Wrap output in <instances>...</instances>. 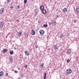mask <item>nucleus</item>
Segmentation results:
<instances>
[{
  "mask_svg": "<svg viewBox=\"0 0 79 79\" xmlns=\"http://www.w3.org/2000/svg\"><path fill=\"white\" fill-rule=\"evenodd\" d=\"M66 73V74L67 75H69V74H71V73H72V70L70 69H68L67 70Z\"/></svg>",
  "mask_w": 79,
  "mask_h": 79,
  "instance_id": "nucleus-1",
  "label": "nucleus"
},
{
  "mask_svg": "<svg viewBox=\"0 0 79 79\" xmlns=\"http://www.w3.org/2000/svg\"><path fill=\"white\" fill-rule=\"evenodd\" d=\"M5 12V9L3 7H2L0 10V15H3V13Z\"/></svg>",
  "mask_w": 79,
  "mask_h": 79,
  "instance_id": "nucleus-2",
  "label": "nucleus"
},
{
  "mask_svg": "<svg viewBox=\"0 0 79 79\" xmlns=\"http://www.w3.org/2000/svg\"><path fill=\"white\" fill-rule=\"evenodd\" d=\"M54 48L55 50H58L59 49V47L57 44H55L54 46Z\"/></svg>",
  "mask_w": 79,
  "mask_h": 79,
  "instance_id": "nucleus-3",
  "label": "nucleus"
},
{
  "mask_svg": "<svg viewBox=\"0 0 79 79\" xmlns=\"http://www.w3.org/2000/svg\"><path fill=\"white\" fill-rule=\"evenodd\" d=\"M4 24V22L2 21L0 22V28H2Z\"/></svg>",
  "mask_w": 79,
  "mask_h": 79,
  "instance_id": "nucleus-4",
  "label": "nucleus"
},
{
  "mask_svg": "<svg viewBox=\"0 0 79 79\" xmlns=\"http://www.w3.org/2000/svg\"><path fill=\"white\" fill-rule=\"evenodd\" d=\"M42 13H44V15H45L47 13V11L46 10L43 9L42 10Z\"/></svg>",
  "mask_w": 79,
  "mask_h": 79,
  "instance_id": "nucleus-5",
  "label": "nucleus"
},
{
  "mask_svg": "<svg viewBox=\"0 0 79 79\" xmlns=\"http://www.w3.org/2000/svg\"><path fill=\"white\" fill-rule=\"evenodd\" d=\"M40 34H44V31L43 30H41L40 31Z\"/></svg>",
  "mask_w": 79,
  "mask_h": 79,
  "instance_id": "nucleus-6",
  "label": "nucleus"
},
{
  "mask_svg": "<svg viewBox=\"0 0 79 79\" xmlns=\"http://www.w3.org/2000/svg\"><path fill=\"white\" fill-rule=\"evenodd\" d=\"M66 11H67V8H64L63 10V11L64 13H66Z\"/></svg>",
  "mask_w": 79,
  "mask_h": 79,
  "instance_id": "nucleus-7",
  "label": "nucleus"
},
{
  "mask_svg": "<svg viewBox=\"0 0 79 79\" xmlns=\"http://www.w3.org/2000/svg\"><path fill=\"white\" fill-rule=\"evenodd\" d=\"M35 31H34V30H32L31 31V34H32V35H35Z\"/></svg>",
  "mask_w": 79,
  "mask_h": 79,
  "instance_id": "nucleus-8",
  "label": "nucleus"
},
{
  "mask_svg": "<svg viewBox=\"0 0 79 79\" xmlns=\"http://www.w3.org/2000/svg\"><path fill=\"white\" fill-rule=\"evenodd\" d=\"M25 55H27V56H28V55H29V52H28L27 51H25Z\"/></svg>",
  "mask_w": 79,
  "mask_h": 79,
  "instance_id": "nucleus-9",
  "label": "nucleus"
},
{
  "mask_svg": "<svg viewBox=\"0 0 79 79\" xmlns=\"http://www.w3.org/2000/svg\"><path fill=\"white\" fill-rule=\"evenodd\" d=\"M21 34H22V33L21 31H19L17 33V35H18V36H20Z\"/></svg>",
  "mask_w": 79,
  "mask_h": 79,
  "instance_id": "nucleus-10",
  "label": "nucleus"
},
{
  "mask_svg": "<svg viewBox=\"0 0 79 79\" xmlns=\"http://www.w3.org/2000/svg\"><path fill=\"white\" fill-rule=\"evenodd\" d=\"M3 72L1 71L0 72V76H3Z\"/></svg>",
  "mask_w": 79,
  "mask_h": 79,
  "instance_id": "nucleus-11",
  "label": "nucleus"
},
{
  "mask_svg": "<svg viewBox=\"0 0 79 79\" xmlns=\"http://www.w3.org/2000/svg\"><path fill=\"white\" fill-rule=\"evenodd\" d=\"M9 60L11 63H12V62H13V58H12V57H10L9 58Z\"/></svg>",
  "mask_w": 79,
  "mask_h": 79,
  "instance_id": "nucleus-12",
  "label": "nucleus"
},
{
  "mask_svg": "<svg viewBox=\"0 0 79 79\" xmlns=\"http://www.w3.org/2000/svg\"><path fill=\"white\" fill-rule=\"evenodd\" d=\"M40 10H44V6H41L40 7Z\"/></svg>",
  "mask_w": 79,
  "mask_h": 79,
  "instance_id": "nucleus-13",
  "label": "nucleus"
},
{
  "mask_svg": "<svg viewBox=\"0 0 79 79\" xmlns=\"http://www.w3.org/2000/svg\"><path fill=\"white\" fill-rule=\"evenodd\" d=\"M7 52V49H5L3 50V53H5V52Z\"/></svg>",
  "mask_w": 79,
  "mask_h": 79,
  "instance_id": "nucleus-14",
  "label": "nucleus"
},
{
  "mask_svg": "<svg viewBox=\"0 0 79 79\" xmlns=\"http://www.w3.org/2000/svg\"><path fill=\"white\" fill-rule=\"evenodd\" d=\"M47 74L46 73H44V79H46V76Z\"/></svg>",
  "mask_w": 79,
  "mask_h": 79,
  "instance_id": "nucleus-15",
  "label": "nucleus"
},
{
  "mask_svg": "<svg viewBox=\"0 0 79 79\" xmlns=\"http://www.w3.org/2000/svg\"><path fill=\"white\" fill-rule=\"evenodd\" d=\"M76 10L77 11V13H79V8H76Z\"/></svg>",
  "mask_w": 79,
  "mask_h": 79,
  "instance_id": "nucleus-16",
  "label": "nucleus"
},
{
  "mask_svg": "<svg viewBox=\"0 0 79 79\" xmlns=\"http://www.w3.org/2000/svg\"><path fill=\"white\" fill-rule=\"evenodd\" d=\"M10 53L11 55H13V51H11L10 52Z\"/></svg>",
  "mask_w": 79,
  "mask_h": 79,
  "instance_id": "nucleus-17",
  "label": "nucleus"
},
{
  "mask_svg": "<svg viewBox=\"0 0 79 79\" xmlns=\"http://www.w3.org/2000/svg\"><path fill=\"white\" fill-rule=\"evenodd\" d=\"M44 63H42V64H41V65H40V66H41V68H43L44 67Z\"/></svg>",
  "mask_w": 79,
  "mask_h": 79,
  "instance_id": "nucleus-18",
  "label": "nucleus"
},
{
  "mask_svg": "<svg viewBox=\"0 0 79 79\" xmlns=\"http://www.w3.org/2000/svg\"><path fill=\"white\" fill-rule=\"evenodd\" d=\"M52 25H53V26H55V25H56V22H53V23H52Z\"/></svg>",
  "mask_w": 79,
  "mask_h": 79,
  "instance_id": "nucleus-19",
  "label": "nucleus"
},
{
  "mask_svg": "<svg viewBox=\"0 0 79 79\" xmlns=\"http://www.w3.org/2000/svg\"><path fill=\"white\" fill-rule=\"evenodd\" d=\"M44 27H48V25L47 24H44Z\"/></svg>",
  "mask_w": 79,
  "mask_h": 79,
  "instance_id": "nucleus-20",
  "label": "nucleus"
},
{
  "mask_svg": "<svg viewBox=\"0 0 79 79\" xmlns=\"http://www.w3.org/2000/svg\"><path fill=\"white\" fill-rule=\"evenodd\" d=\"M64 35H63L61 34L60 35V38H63V37Z\"/></svg>",
  "mask_w": 79,
  "mask_h": 79,
  "instance_id": "nucleus-21",
  "label": "nucleus"
},
{
  "mask_svg": "<svg viewBox=\"0 0 79 79\" xmlns=\"http://www.w3.org/2000/svg\"><path fill=\"white\" fill-rule=\"evenodd\" d=\"M7 3H9V2H11V0H7Z\"/></svg>",
  "mask_w": 79,
  "mask_h": 79,
  "instance_id": "nucleus-22",
  "label": "nucleus"
},
{
  "mask_svg": "<svg viewBox=\"0 0 79 79\" xmlns=\"http://www.w3.org/2000/svg\"><path fill=\"white\" fill-rule=\"evenodd\" d=\"M67 62L68 63H69L70 62V60H69V59H68L67 60Z\"/></svg>",
  "mask_w": 79,
  "mask_h": 79,
  "instance_id": "nucleus-23",
  "label": "nucleus"
},
{
  "mask_svg": "<svg viewBox=\"0 0 79 79\" xmlns=\"http://www.w3.org/2000/svg\"><path fill=\"white\" fill-rule=\"evenodd\" d=\"M27 0H24V3H27Z\"/></svg>",
  "mask_w": 79,
  "mask_h": 79,
  "instance_id": "nucleus-24",
  "label": "nucleus"
},
{
  "mask_svg": "<svg viewBox=\"0 0 79 79\" xmlns=\"http://www.w3.org/2000/svg\"><path fill=\"white\" fill-rule=\"evenodd\" d=\"M49 25H51V24H53V23L52 22H49Z\"/></svg>",
  "mask_w": 79,
  "mask_h": 79,
  "instance_id": "nucleus-25",
  "label": "nucleus"
},
{
  "mask_svg": "<svg viewBox=\"0 0 79 79\" xmlns=\"http://www.w3.org/2000/svg\"><path fill=\"white\" fill-rule=\"evenodd\" d=\"M67 52H69L70 53H71V49H69L67 50Z\"/></svg>",
  "mask_w": 79,
  "mask_h": 79,
  "instance_id": "nucleus-26",
  "label": "nucleus"
},
{
  "mask_svg": "<svg viewBox=\"0 0 79 79\" xmlns=\"http://www.w3.org/2000/svg\"><path fill=\"white\" fill-rule=\"evenodd\" d=\"M66 53L68 55H69V53H70V52H69L67 51Z\"/></svg>",
  "mask_w": 79,
  "mask_h": 79,
  "instance_id": "nucleus-27",
  "label": "nucleus"
},
{
  "mask_svg": "<svg viewBox=\"0 0 79 79\" xmlns=\"http://www.w3.org/2000/svg\"><path fill=\"white\" fill-rule=\"evenodd\" d=\"M15 73H18V71H16V70H15Z\"/></svg>",
  "mask_w": 79,
  "mask_h": 79,
  "instance_id": "nucleus-28",
  "label": "nucleus"
},
{
  "mask_svg": "<svg viewBox=\"0 0 79 79\" xmlns=\"http://www.w3.org/2000/svg\"><path fill=\"white\" fill-rule=\"evenodd\" d=\"M25 68H27V65H26L25 66Z\"/></svg>",
  "mask_w": 79,
  "mask_h": 79,
  "instance_id": "nucleus-29",
  "label": "nucleus"
},
{
  "mask_svg": "<svg viewBox=\"0 0 79 79\" xmlns=\"http://www.w3.org/2000/svg\"><path fill=\"white\" fill-rule=\"evenodd\" d=\"M35 48H38V47H37V45H35Z\"/></svg>",
  "mask_w": 79,
  "mask_h": 79,
  "instance_id": "nucleus-30",
  "label": "nucleus"
},
{
  "mask_svg": "<svg viewBox=\"0 0 79 79\" xmlns=\"http://www.w3.org/2000/svg\"><path fill=\"white\" fill-rule=\"evenodd\" d=\"M6 76H8V73H6Z\"/></svg>",
  "mask_w": 79,
  "mask_h": 79,
  "instance_id": "nucleus-31",
  "label": "nucleus"
},
{
  "mask_svg": "<svg viewBox=\"0 0 79 79\" xmlns=\"http://www.w3.org/2000/svg\"><path fill=\"white\" fill-rule=\"evenodd\" d=\"M17 8H20V7L19 6H17Z\"/></svg>",
  "mask_w": 79,
  "mask_h": 79,
  "instance_id": "nucleus-32",
  "label": "nucleus"
},
{
  "mask_svg": "<svg viewBox=\"0 0 79 79\" xmlns=\"http://www.w3.org/2000/svg\"><path fill=\"white\" fill-rule=\"evenodd\" d=\"M76 20H74V23H76Z\"/></svg>",
  "mask_w": 79,
  "mask_h": 79,
  "instance_id": "nucleus-33",
  "label": "nucleus"
},
{
  "mask_svg": "<svg viewBox=\"0 0 79 79\" xmlns=\"http://www.w3.org/2000/svg\"><path fill=\"white\" fill-rule=\"evenodd\" d=\"M16 21H17V22H19V20L18 19Z\"/></svg>",
  "mask_w": 79,
  "mask_h": 79,
  "instance_id": "nucleus-34",
  "label": "nucleus"
},
{
  "mask_svg": "<svg viewBox=\"0 0 79 79\" xmlns=\"http://www.w3.org/2000/svg\"><path fill=\"white\" fill-rule=\"evenodd\" d=\"M13 6H11L10 7V8L11 9V8H13Z\"/></svg>",
  "mask_w": 79,
  "mask_h": 79,
  "instance_id": "nucleus-35",
  "label": "nucleus"
},
{
  "mask_svg": "<svg viewBox=\"0 0 79 79\" xmlns=\"http://www.w3.org/2000/svg\"><path fill=\"white\" fill-rule=\"evenodd\" d=\"M57 17H58V16H57Z\"/></svg>",
  "mask_w": 79,
  "mask_h": 79,
  "instance_id": "nucleus-36",
  "label": "nucleus"
}]
</instances>
